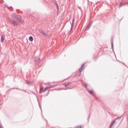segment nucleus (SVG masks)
Wrapping results in <instances>:
<instances>
[{
	"instance_id": "nucleus-8",
	"label": "nucleus",
	"mask_w": 128,
	"mask_h": 128,
	"mask_svg": "<svg viewBox=\"0 0 128 128\" xmlns=\"http://www.w3.org/2000/svg\"><path fill=\"white\" fill-rule=\"evenodd\" d=\"M84 64H82L80 68H79V72H82V70H84Z\"/></svg>"
},
{
	"instance_id": "nucleus-7",
	"label": "nucleus",
	"mask_w": 128,
	"mask_h": 128,
	"mask_svg": "<svg viewBox=\"0 0 128 128\" xmlns=\"http://www.w3.org/2000/svg\"><path fill=\"white\" fill-rule=\"evenodd\" d=\"M128 6V2H120V4H119V6Z\"/></svg>"
},
{
	"instance_id": "nucleus-10",
	"label": "nucleus",
	"mask_w": 128,
	"mask_h": 128,
	"mask_svg": "<svg viewBox=\"0 0 128 128\" xmlns=\"http://www.w3.org/2000/svg\"><path fill=\"white\" fill-rule=\"evenodd\" d=\"M74 19H73L72 21V26H71V30L70 31H72V30L73 28H74Z\"/></svg>"
},
{
	"instance_id": "nucleus-15",
	"label": "nucleus",
	"mask_w": 128,
	"mask_h": 128,
	"mask_svg": "<svg viewBox=\"0 0 128 128\" xmlns=\"http://www.w3.org/2000/svg\"><path fill=\"white\" fill-rule=\"evenodd\" d=\"M111 44H112V50H114V42H111Z\"/></svg>"
},
{
	"instance_id": "nucleus-5",
	"label": "nucleus",
	"mask_w": 128,
	"mask_h": 128,
	"mask_svg": "<svg viewBox=\"0 0 128 128\" xmlns=\"http://www.w3.org/2000/svg\"><path fill=\"white\" fill-rule=\"evenodd\" d=\"M54 86H56L53 85V86H50L46 87L44 88V89L43 90L42 92H46V90H50V88H54Z\"/></svg>"
},
{
	"instance_id": "nucleus-6",
	"label": "nucleus",
	"mask_w": 128,
	"mask_h": 128,
	"mask_svg": "<svg viewBox=\"0 0 128 128\" xmlns=\"http://www.w3.org/2000/svg\"><path fill=\"white\" fill-rule=\"evenodd\" d=\"M39 32H40V34H42L44 35V36H48V34H46V32H44V30H39Z\"/></svg>"
},
{
	"instance_id": "nucleus-23",
	"label": "nucleus",
	"mask_w": 128,
	"mask_h": 128,
	"mask_svg": "<svg viewBox=\"0 0 128 128\" xmlns=\"http://www.w3.org/2000/svg\"><path fill=\"white\" fill-rule=\"evenodd\" d=\"M58 90V89H55V90Z\"/></svg>"
},
{
	"instance_id": "nucleus-18",
	"label": "nucleus",
	"mask_w": 128,
	"mask_h": 128,
	"mask_svg": "<svg viewBox=\"0 0 128 128\" xmlns=\"http://www.w3.org/2000/svg\"><path fill=\"white\" fill-rule=\"evenodd\" d=\"M82 126H78L76 128H82Z\"/></svg>"
},
{
	"instance_id": "nucleus-19",
	"label": "nucleus",
	"mask_w": 128,
	"mask_h": 128,
	"mask_svg": "<svg viewBox=\"0 0 128 128\" xmlns=\"http://www.w3.org/2000/svg\"><path fill=\"white\" fill-rule=\"evenodd\" d=\"M20 90H23V92H26V90H20Z\"/></svg>"
},
{
	"instance_id": "nucleus-13",
	"label": "nucleus",
	"mask_w": 128,
	"mask_h": 128,
	"mask_svg": "<svg viewBox=\"0 0 128 128\" xmlns=\"http://www.w3.org/2000/svg\"><path fill=\"white\" fill-rule=\"evenodd\" d=\"M4 38L2 36L0 38L1 42H4Z\"/></svg>"
},
{
	"instance_id": "nucleus-24",
	"label": "nucleus",
	"mask_w": 128,
	"mask_h": 128,
	"mask_svg": "<svg viewBox=\"0 0 128 128\" xmlns=\"http://www.w3.org/2000/svg\"><path fill=\"white\" fill-rule=\"evenodd\" d=\"M0 128H2V127H0Z\"/></svg>"
},
{
	"instance_id": "nucleus-21",
	"label": "nucleus",
	"mask_w": 128,
	"mask_h": 128,
	"mask_svg": "<svg viewBox=\"0 0 128 128\" xmlns=\"http://www.w3.org/2000/svg\"><path fill=\"white\" fill-rule=\"evenodd\" d=\"M16 90H18V88H16Z\"/></svg>"
},
{
	"instance_id": "nucleus-4",
	"label": "nucleus",
	"mask_w": 128,
	"mask_h": 128,
	"mask_svg": "<svg viewBox=\"0 0 128 128\" xmlns=\"http://www.w3.org/2000/svg\"><path fill=\"white\" fill-rule=\"evenodd\" d=\"M84 87L86 88V90H88V92H89V94H92V96H94V90H88L86 86H88V84H84Z\"/></svg>"
},
{
	"instance_id": "nucleus-20",
	"label": "nucleus",
	"mask_w": 128,
	"mask_h": 128,
	"mask_svg": "<svg viewBox=\"0 0 128 128\" xmlns=\"http://www.w3.org/2000/svg\"><path fill=\"white\" fill-rule=\"evenodd\" d=\"M6 8H8V6L6 5Z\"/></svg>"
},
{
	"instance_id": "nucleus-17",
	"label": "nucleus",
	"mask_w": 128,
	"mask_h": 128,
	"mask_svg": "<svg viewBox=\"0 0 128 128\" xmlns=\"http://www.w3.org/2000/svg\"><path fill=\"white\" fill-rule=\"evenodd\" d=\"M56 6H57V10H60V8H58V4H56Z\"/></svg>"
},
{
	"instance_id": "nucleus-16",
	"label": "nucleus",
	"mask_w": 128,
	"mask_h": 128,
	"mask_svg": "<svg viewBox=\"0 0 128 128\" xmlns=\"http://www.w3.org/2000/svg\"><path fill=\"white\" fill-rule=\"evenodd\" d=\"M26 84H30V81L26 80Z\"/></svg>"
},
{
	"instance_id": "nucleus-22",
	"label": "nucleus",
	"mask_w": 128,
	"mask_h": 128,
	"mask_svg": "<svg viewBox=\"0 0 128 128\" xmlns=\"http://www.w3.org/2000/svg\"><path fill=\"white\" fill-rule=\"evenodd\" d=\"M64 90H67L66 88H65V89H64Z\"/></svg>"
},
{
	"instance_id": "nucleus-1",
	"label": "nucleus",
	"mask_w": 128,
	"mask_h": 128,
	"mask_svg": "<svg viewBox=\"0 0 128 128\" xmlns=\"http://www.w3.org/2000/svg\"><path fill=\"white\" fill-rule=\"evenodd\" d=\"M120 118H122V117H118L115 119V120L112 121L110 124V128H112L113 126H116V124L120 126Z\"/></svg>"
},
{
	"instance_id": "nucleus-11",
	"label": "nucleus",
	"mask_w": 128,
	"mask_h": 128,
	"mask_svg": "<svg viewBox=\"0 0 128 128\" xmlns=\"http://www.w3.org/2000/svg\"><path fill=\"white\" fill-rule=\"evenodd\" d=\"M63 84L64 86L66 88V86H70V82H66Z\"/></svg>"
},
{
	"instance_id": "nucleus-12",
	"label": "nucleus",
	"mask_w": 128,
	"mask_h": 128,
	"mask_svg": "<svg viewBox=\"0 0 128 128\" xmlns=\"http://www.w3.org/2000/svg\"><path fill=\"white\" fill-rule=\"evenodd\" d=\"M91 26H92V23L87 26V28H86V30H88L90 28Z\"/></svg>"
},
{
	"instance_id": "nucleus-3",
	"label": "nucleus",
	"mask_w": 128,
	"mask_h": 128,
	"mask_svg": "<svg viewBox=\"0 0 128 128\" xmlns=\"http://www.w3.org/2000/svg\"><path fill=\"white\" fill-rule=\"evenodd\" d=\"M9 22H10V24L14 26H18V22H18L17 20H14L12 19H8Z\"/></svg>"
},
{
	"instance_id": "nucleus-2",
	"label": "nucleus",
	"mask_w": 128,
	"mask_h": 128,
	"mask_svg": "<svg viewBox=\"0 0 128 128\" xmlns=\"http://www.w3.org/2000/svg\"><path fill=\"white\" fill-rule=\"evenodd\" d=\"M12 18H16V20L18 21L19 22H21L22 24V20L20 16L16 15L15 14H13L12 15Z\"/></svg>"
},
{
	"instance_id": "nucleus-9",
	"label": "nucleus",
	"mask_w": 128,
	"mask_h": 128,
	"mask_svg": "<svg viewBox=\"0 0 128 128\" xmlns=\"http://www.w3.org/2000/svg\"><path fill=\"white\" fill-rule=\"evenodd\" d=\"M35 62H36V64H40V58H35Z\"/></svg>"
},
{
	"instance_id": "nucleus-14",
	"label": "nucleus",
	"mask_w": 128,
	"mask_h": 128,
	"mask_svg": "<svg viewBox=\"0 0 128 128\" xmlns=\"http://www.w3.org/2000/svg\"><path fill=\"white\" fill-rule=\"evenodd\" d=\"M29 40H30V42H32V40H34V38L32 36H30L29 37Z\"/></svg>"
}]
</instances>
